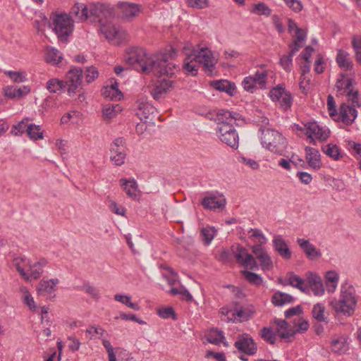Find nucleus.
<instances>
[{"label":"nucleus","mask_w":361,"mask_h":361,"mask_svg":"<svg viewBox=\"0 0 361 361\" xmlns=\"http://www.w3.org/2000/svg\"><path fill=\"white\" fill-rule=\"evenodd\" d=\"M293 301V297L289 294L278 291L275 293L271 299L272 303L275 306H283Z\"/></svg>","instance_id":"nucleus-35"},{"label":"nucleus","mask_w":361,"mask_h":361,"mask_svg":"<svg viewBox=\"0 0 361 361\" xmlns=\"http://www.w3.org/2000/svg\"><path fill=\"white\" fill-rule=\"evenodd\" d=\"M61 60L62 56L58 49L53 47H48L47 49L46 61L47 63L58 64Z\"/></svg>","instance_id":"nucleus-41"},{"label":"nucleus","mask_w":361,"mask_h":361,"mask_svg":"<svg viewBox=\"0 0 361 361\" xmlns=\"http://www.w3.org/2000/svg\"><path fill=\"white\" fill-rule=\"evenodd\" d=\"M30 91V88L27 86H23V87L8 86L4 89L5 95L11 99L20 98L27 94Z\"/></svg>","instance_id":"nucleus-29"},{"label":"nucleus","mask_w":361,"mask_h":361,"mask_svg":"<svg viewBox=\"0 0 361 361\" xmlns=\"http://www.w3.org/2000/svg\"><path fill=\"white\" fill-rule=\"evenodd\" d=\"M121 185L123 190L126 192L127 195L132 199H137L139 197V190L137 184L134 179L128 180L121 178L120 180Z\"/></svg>","instance_id":"nucleus-20"},{"label":"nucleus","mask_w":361,"mask_h":361,"mask_svg":"<svg viewBox=\"0 0 361 361\" xmlns=\"http://www.w3.org/2000/svg\"><path fill=\"white\" fill-rule=\"evenodd\" d=\"M47 264V261L44 258H42L33 264L30 262L27 271L29 281H30L31 279H38L43 273V267H45Z\"/></svg>","instance_id":"nucleus-21"},{"label":"nucleus","mask_w":361,"mask_h":361,"mask_svg":"<svg viewBox=\"0 0 361 361\" xmlns=\"http://www.w3.org/2000/svg\"><path fill=\"white\" fill-rule=\"evenodd\" d=\"M293 98L291 94L286 92L282 97L278 100L280 102L281 106L286 111L292 105Z\"/></svg>","instance_id":"nucleus-61"},{"label":"nucleus","mask_w":361,"mask_h":361,"mask_svg":"<svg viewBox=\"0 0 361 361\" xmlns=\"http://www.w3.org/2000/svg\"><path fill=\"white\" fill-rule=\"evenodd\" d=\"M234 346L239 352L248 355H253L257 353V344L248 334H239Z\"/></svg>","instance_id":"nucleus-8"},{"label":"nucleus","mask_w":361,"mask_h":361,"mask_svg":"<svg viewBox=\"0 0 361 361\" xmlns=\"http://www.w3.org/2000/svg\"><path fill=\"white\" fill-rule=\"evenodd\" d=\"M326 288L329 293H334L338 286L339 276L334 271H329L325 274Z\"/></svg>","instance_id":"nucleus-33"},{"label":"nucleus","mask_w":361,"mask_h":361,"mask_svg":"<svg viewBox=\"0 0 361 361\" xmlns=\"http://www.w3.org/2000/svg\"><path fill=\"white\" fill-rule=\"evenodd\" d=\"M118 7L122 13V18L127 20H131L141 11L140 5L135 3L121 2Z\"/></svg>","instance_id":"nucleus-13"},{"label":"nucleus","mask_w":361,"mask_h":361,"mask_svg":"<svg viewBox=\"0 0 361 361\" xmlns=\"http://www.w3.org/2000/svg\"><path fill=\"white\" fill-rule=\"evenodd\" d=\"M249 233H251L250 238L252 239L257 238V243L260 244H265L267 242V239L262 232L257 228H251L249 231Z\"/></svg>","instance_id":"nucleus-62"},{"label":"nucleus","mask_w":361,"mask_h":361,"mask_svg":"<svg viewBox=\"0 0 361 361\" xmlns=\"http://www.w3.org/2000/svg\"><path fill=\"white\" fill-rule=\"evenodd\" d=\"M82 290L97 301L100 298L99 290L96 287L90 285L89 283H84L82 286Z\"/></svg>","instance_id":"nucleus-50"},{"label":"nucleus","mask_w":361,"mask_h":361,"mask_svg":"<svg viewBox=\"0 0 361 361\" xmlns=\"http://www.w3.org/2000/svg\"><path fill=\"white\" fill-rule=\"evenodd\" d=\"M307 283L308 291L311 289L314 295L321 296L324 293L325 288L323 281L318 274L313 272H308L307 274Z\"/></svg>","instance_id":"nucleus-11"},{"label":"nucleus","mask_w":361,"mask_h":361,"mask_svg":"<svg viewBox=\"0 0 361 361\" xmlns=\"http://www.w3.org/2000/svg\"><path fill=\"white\" fill-rule=\"evenodd\" d=\"M307 38V32L301 28H297L295 35L293 36V42L288 45L292 53H296L303 47L304 42Z\"/></svg>","instance_id":"nucleus-22"},{"label":"nucleus","mask_w":361,"mask_h":361,"mask_svg":"<svg viewBox=\"0 0 361 361\" xmlns=\"http://www.w3.org/2000/svg\"><path fill=\"white\" fill-rule=\"evenodd\" d=\"M157 314L163 319H168L169 317H172L173 319H176L175 312L171 307L160 309L158 310Z\"/></svg>","instance_id":"nucleus-63"},{"label":"nucleus","mask_w":361,"mask_h":361,"mask_svg":"<svg viewBox=\"0 0 361 361\" xmlns=\"http://www.w3.org/2000/svg\"><path fill=\"white\" fill-rule=\"evenodd\" d=\"M233 252L237 262L241 266L252 270L258 269V264L255 259L251 254L248 253L245 247L238 245L235 250H233Z\"/></svg>","instance_id":"nucleus-10"},{"label":"nucleus","mask_w":361,"mask_h":361,"mask_svg":"<svg viewBox=\"0 0 361 361\" xmlns=\"http://www.w3.org/2000/svg\"><path fill=\"white\" fill-rule=\"evenodd\" d=\"M170 292L173 295H182L183 299L185 301L190 302L192 300V296L184 286H180L179 288H172Z\"/></svg>","instance_id":"nucleus-52"},{"label":"nucleus","mask_w":361,"mask_h":361,"mask_svg":"<svg viewBox=\"0 0 361 361\" xmlns=\"http://www.w3.org/2000/svg\"><path fill=\"white\" fill-rule=\"evenodd\" d=\"M325 307L321 303H317L312 308V317L319 322L328 323V314L325 312Z\"/></svg>","instance_id":"nucleus-36"},{"label":"nucleus","mask_w":361,"mask_h":361,"mask_svg":"<svg viewBox=\"0 0 361 361\" xmlns=\"http://www.w3.org/2000/svg\"><path fill=\"white\" fill-rule=\"evenodd\" d=\"M68 16L74 21L82 22L88 18V8L83 4H75L71 9Z\"/></svg>","instance_id":"nucleus-18"},{"label":"nucleus","mask_w":361,"mask_h":361,"mask_svg":"<svg viewBox=\"0 0 361 361\" xmlns=\"http://www.w3.org/2000/svg\"><path fill=\"white\" fill-rule=\"evenodd\" d=\"M288 281L290 286L299 289L303 293H308L307 283H305V281L299 276L290 273Z\"/></svg>","instance_id":"nucleus-34"},{"label":"nucleus","mask_w":361,"mask_h":361,"mask_svg":"<svg viewBox=\"0 0 361 361\" xmlns=\"http://www.w3.org/2000/svg\"><path fill=\"white\" fill-rule=\"evenodd\" d=\"M259 335L264 341L269 344H274L276 341V336L270 328H262L260 330Z\"/></svg>","instance_id":"nucleus-46"},{"label":"nucleus","mask_w":361,"mask_h":361,"mask_svg":"<svg viewBox=\"0 0 361 361\" xmlns=\"http://www.w3.org/2000/svg\"><path fill=\"white\" fill-rule=\"evenodd\" d=\"M14 82H23L27 80L26 74L23 72L8 71L5 73Z\"/></svg>","instance_id":"nucleus-55"},{"label":"nucleus","mask_w":361,"mask_h":361,"mask_svg":"<svg viewBox=\"0 0 361 361\" xmlns=\"http://www.w3.org/2000/svg\"><path fill=\"white\" fill-rule=\"evenodd\" d=\"M99 75V72L94 66H88L86 68L85 71L83 73L85 77V81L87 84L94 81Z\"/></svg>","instance_id":"nucleus-49"},{"label":"nucleus","mask_w":361,"mask_h":361,"mask_svg":"<svg viewBox=\"0 0 361 361\" xmlns=\"http://www.w3.org/2000/svg\"><path fill=\"white\" fill-rule=\"evenodd\" d=\"M59 281L57 279L42 280L37 288V290L39 294L41 295L51 293L54 290V287L59 283Z\"/></svg>","instance_id":"nucleus-31"},{"label":"nucleus","mask_w":361,"mask_h":361,"mask_svg":"<svg viewBox=\"0 0 361 361\" xmlns=\"http://www.w3.org/2000/svg\"><path fill=\"white\" fill-rule=\"evenodd\" d=\"M307 128L306 135L310 137L319 140L320 141L326 140L329 137L330 132L328 129L319 126L317 123H309L305 125Z\"/></svg>","instance_id":"nucleus-12"},{"label":"nucleus","mask_w":361,"mask_h":361,"mask_svg":"<svg viewBox=\"0 0 361 361\" xmlns=\"http://www.w3.org/2000/svg\"><path fill=\"white\" fill-rule=\"evenodd\" d=\"M340 115L345 124L351 125L357 118V111L355 106L343 103L340 106Z\"/></svg>","instance_id":"nucleus-19"},{"label":"nucleus","mask_w":361,"mask_h":361,"mask_svg":"<svg viewBox=\"0 0 361 361\" xmlns=\"http://www.w3.org/2000/svg\"><path fill=\"white\" fill-rule=\"evenodd\" d=\"M28 120V118H25L20 121L17 125L13 126V129L11 133H14L16 135H21L25 132L27 133L29 126L27 125Z\"/></svg>","instance_id":"nucleus-51"},{"label":"nucleus","mask_w":361,"mask_h":361,"mask_svg":"<svg viewBox=\"0 0 361 361\" xmlns=\"http://www.w3.org/2000/svg\"><path fill=\"white\" fill-rule=\"evenodd\" d=\"M216 134L222 142L232 148H238L239 137L233 125L217 126Z\"/></svg>","instance_id":"nucleus-6"},{"label":"nucleus","mask_w":361,"mask_h":361,"mask_svg":"<svg viewBox=\"0 0 361 361\" xmlns=\"http://www.w3.org/2000/svg\"><path fill=\"white\" fill-rule=\"evenodd\" d=\"M201 204L207 209H223L225 207L226 200L224 198L219 199L216 196L212 195L204 197Z\"/></svg>","instance_id":"nucleus-23"},{"label":"nucleus","mask_w":361,"mask_h":361,"mask_svg":"<svg viewBox=\"0 0 361 361\" xmlns=\"http://www.w3.org/2000/svg\"><path fill=\"white\" fill-rule=\"evenodd\" d=\"M50 20L58 38L62 42H67L73 30V20L67 13H53L50 16Z\"/></svg>","instance_id":"nucleus-4"},{"label":"nucleus","mask_w":361,"mask_h":361,"mask_svg":"<svg viewBox=\"0 0 361 361\" xmlns=\"http://www.w3.org/2000/svg\"><path fill=\"white\" fill-rule=\"evenodd\" d=\"M336 61L338 66L345 71H350L353 68V63L350 60V54L342 49L338 51Z\"/></svg>","instance_id":"nucleus-27"},{"label":"nucleus","mask_w":361,"mask_h":361,"mask_svg":"<svg viewBox=\"0 0 361 361\" xmlns=\"http://www.w3.org/2000/svg\"><path fill=\"white\" fill-rule=\"evenodd\" d=\"M239 117V114L235 112H231L227 110H220L216 114L218 126L222 124L233 125Z\"/></svg>","instance_id":"nucleus-24"},{"label":"nucleus","mask_w":361,"mask_h":361,"mask_svg":"<svg viewBox=\"0 0 361 361\" xmlns=\"http://www.w3.org/2000/svg\"><path fill=\"white\" fill-rule=\"evenodd\" d=\"M241 274L252 284L258 286L262 283V278L259 274L246 270L242 271Z\"/></svg>","instance_id":"nucleus-45"},{"label":"nucleus","mask_w":361,"mask_h":361,"mask_svg":"<svg viewBox=\"0 0 361 361\" xmlns=\"http://www.w3.org/2000/svg\"><path fill=\"white\" fill-rule=\"evenodd\" d=\"M257 259L259 262L262 270L268 271L273 268V262L268 253L264 255H260L259 258Z\"/></svg>","instance_id":"nucleus-53"},{"label":"nucleus","mask_w":361,"mask_h":361,"mask_svg":"<svg viewBox=\"0 0 361 361\" xmlns=\"http://www.w3.org/2000/svg\"><path fill=\"white\" fill-rule=\"evenodd\" d=\"M295 53H292V49L287 55H283L280 58L279 64L286 71L290 72L293 67V56Z\"/></svg>","instance_id":"nucleus-44"},{"label":"nucleus","mask_w":361,"mask_h":361,"mask_svg":"<svg viewBox=\"0 0 361 361\" xmlns=\"http://www.w3.org/2000/svg\"><path fill=\"white\" fill-rule=\"evenodd\" d=\"M206 338L209 343L215 345H219L221 343H223L224 340L223 331H219L217 329H211L207 334Z\"/></svg>","instance_id":"nucleus-39"},{"label":"nucleus","mask_w":361,"mask_h":361,"mask_svg":"<svg viewBox=\"0 0 361 361\" xmlns=\"http://www.w3.org/2000/svg\"><path fill=\"white\" fill-rule=\"evenodd\" d=\"M121 111L118 104H108L102 109V115L104 119H111L115 117Z\"/></svg>","instance_id":"nucleus-40"},{"label":"nucleus","mask_w":361,"mask_h":361,"mask_svg":"<svg viewBox=\"0 0 361 361\" xmlns=\"http://www.w3.org/2000/svg\"><path fill=\"white\" fill-rule=\"evenodd\" d=\"M183 51L185 57L183 61V68L186 74L196 75L197 74L198 64H201L207 75H212L215 69L217 60L214 57L212 51L206 47H190L185 46Z\"/></svg>","instance_id":"nucleus-2"},{"label":"nucleus","mask_w":361,"mask_h":361,"mask_svg":"<svg viewBox=\"0 0 361 361\" xmlns=\"http://www.w3.org/2000/svg\"><path fill=\"white\" fill-rule=\"evenodd\" d=\"M274 323L277 326L276 331L281 338H288L295 334L293 330H288V324L286 320L275 319Z\"/></svg>","instance_id":"nucleus-30"},{"label":"nucleus","mask_w":361,"mask_h":361,"mask_svg":"<svg viewBox=\"0 0 361 361\" xmlns=\"http://www.w3.org/2000/svg\"><path fill=\"white\" fill-rule=\"evenodd\" d=\"M216 230L212 227H206L202 229V235L203 236V240L206 245H209L213 240Z\"/></svg>","instance_id":"nucleus-58"},{"label":"nucleus","mask_w":361,"mask_h":361,"mask_svg":"<svg viewBox=\"0 0 361 361\" xmlns=\"http://www.w3.org/2000/svg\"><path fill=\"white\" fill-rule=\"evenodd\" d=\"M306 160L310 167L314 169H319L321 167L319 152L312 147H306Z\"/></svg>","instance_id":"nucleus-26"},{"label":"nucleus","mask_w":361,"mask_h":361,"mask_svg":"<svg viewBox=\"0 0 361 361\" xmlns=\"http://www.w3.org/2000/svg\"><path fill=\"white\" fill-rule=\"evenodd\" d=\"M154 111L155 109L152 105L147 103L139 102L137 104L136 115L140 120L148 119L150 115L154 114Z\"/></svg>","instance_id":"nucleus-32"},{"label":"nucleus","mask_w":361,"mask_h":361,"mask_svg":"<svg viewBox=\"0 0 361 361\" xmlns=\"http://www.w3.org/2000/svg\"><path fill=\"white\" fill-rule=\"evenodd\" d=\"M251 11L257 13V15H264L267 16H269L271 12V9L264 3L254 4V7Z\"/></svg>","instance_id":"nucleus-54"},{"label":"nucleus","mask_w":361,"mask_h":361,"mask_svg":"<svg viewBox=\"0 0 361 361\" xmlns=\"http://www.w3.org/2000/svg\"><path fill=\"white\" fill-rule=\"evenodd\" d=\"M65 88L66 87L64 81L59 80L56 78H51L47 82V89L51 93H56Z\"/></svg>","instance_id":"nucleus-42"},{"label":"nucleus","mask_w":361,"mask_h":361,"mask_svg":"<svg viewBox=\"0 0 361 361\" xmlns=\"http://www.w3.org/2000/svg\"><path fill=\"white\" fill-rule=\"evenodd\" d=\"M211 86L220 92H224L231 96H233L235 90V85L226 80H214L211 82Z\"/></svg>","instance_id":"nucleus-28"},{"label":"nucleus","mask_w":361,"mask_h":361,"mask_svg":"<svg viewBox=\"0 0 361 361\" xmlns=\"http://www.w3.org/2000/svg\"><path fill=\"white\" fill-rule=\"evenodd\" d=\"M261 140L267 149L280 154L287 145L286 138L278 131L270 128L262 130Z\"/></svg>","instance_id":"nucleus-5"},{"label":"nucleus","mask_w":361,"mask_h":361,"mask_svg":"<svg viewBox=\"0 0 361 361\" xmlns=\"http://www.w3.org/2000/svg\"><path fill=\"white\" fill-rule=\"evenodd\" d=\"M273 245L274 250L284 259H290L292 257V252L283 238L279 235L273 238Z\"/></svg>","instance_id":"nucleus-17"},{"label":"nucleus","mask_w":361,"mask_h":361,"mask_svg":"<svg viewBox=\"0 0 361 361\" xmlns=\"http://www.w3.org/2000/svg\"><path fill=\"white\" fill-rule=\"evenodd\" d=\"M30 263V260L25 257H15L13 260V265L25 281H29L28 272L25 268L29 267Z\"/></svg>","instance_id":"nucleus-25"},{"label":"nucleus","mask_w":361,"mask_h":361,"mask_svg":"<svg viewBox=\"0 0 361 361\" xmlns=\"http://www.w3.org/2000/svg\"><path fill=\"white\" fill-rule=\"evenodd\" d=\"M348 350V345L345 338L341 337L333 339L331 350L336 354H343Z\"/></svg>","instance_id":"nucleus-37"},{"label":"nucleus","mask_w":361,"mask_h":361,"mask_svg":"<svg viewBox=\"0 0 361 361\" xmlns=\"http://www.w3.org/2000/svg\"><path fill=\"white\" fill-rule=\"evenodd\" d=\"M322 151L334 160H338L341 156L338 147L334 144H328L322 147Z\"/></svg>","instance_id":"nucleus-43"},{"label":"nucleus","mask_w":361,"mask_h":361,"mask_svg":"<svg viewBox=\"0 0 361 361\" xmlns=\"http://www.w3.org/2000/svg\"><path fill=\"white\" fill-rule=\"evenodd\" d=\"M114 299L115 300L127 305L128 307L134 310H139L140 309V307L137 303H133L131 302L130 296L116 294L114 295Z\"/></svg>","instance_id":"nucleus-47"},{"label":"nucleus","mask_w":361,"mask_h":361,"mask_svg":"<svg viewBox=\"0 0 361 361\" xmlns=\"http://www.w3.org/2000/svg\"><path fill=\"white\" fill-rule=\"evenodd\" d=\"M173 83V82L172 80H162L158 81L150 90L153 98L156 100L161 98L164 94L172 90Z\"/></svg>","instance_id":"nucleus-14"},{"label":"nucleus","mask_w":361,"mask_h":361,"mask_svg":"<svg viewBox=\"0 0 361 361\" xmlns=\"http://www.w3.org/2000/svg\"><path fill=\"white\" fill-rule=\"evenodd\" d=\"M286 91L285 89L282 87L277 86L276 87H274L270 91V97L273 101H278L279 100L283 94H285Z\"/></svg>","instance_id":"nucleus-64"},{"label":"nucleus","mask_w":361,"mask_h":361,"mask_svg":"<svg viewBox=\"0 0 361 361\" xmlns=\"http://www.w3.org/2000/svg\"><path fill=\"white\" fill-rule=\"evenodd\" d=\"M347 96H348L349 100H350L352 102L351 106H353L355 107L361 106V100L360 99L359 92L357 90H355L353 89L350 88L347 93Z\"/></svg>","instance_id":"nucleus-57"},{"label":"nucleus","mask_w":361,"mask_h":361,"mask_svg":"<svg viewBox=\"0 0 361 361\" xmlns=\"http://www.w3.org/2000/svg\"><path fill=\"white\" fill-rule=\"evenodd\" d=\"M20 290L25 294L23 296V302L29 307L30 310H35L36 307L35 302L33 300V298L28 292L27 288L21 287Z\"/></svg>","instance_id":"nucleus-60"},{"label":"nucleus","mask_w":361,"mask_h":361,"mask_svg":"<svg viewBox=\"0 0 361 361\" xmlns=\"http://www.w3.org/2000/svg\"><path fill=\"white\" fill-rule=\"evenodd\" d=\"M297 243L305 253L307 257L310 260H314L322 256V252L314 245L310 243L308 240L298 238Z\"/></svg>","instance_id":"nucleus-15"},{"label":"nucleus","mask_w":361,"mask_h":361,"mask_svg":"<svg viewBox=\"0 0 361 361\" xmlns=\"http://www.w3.org/2000/svg\"><path fill=\"white\" fill-rule=\"evenodd\" d=\"M110 159L115 165L121 166L124 164L126 152L125 141L123 137L116 138L110 145Z\"/></svg>","instance_id":"nucleus-7"},{"label":"nucleus","mask_w":361,"mask_h":361,"mask_svg":"<svg viewBox=\"0 0 361 361\" xmlns=\"http://www.w3.org/2000/svg\"><path fill=\"white\" fill-rule=\"evenodd\" d=\"M356 305L355 288L348 284L341 286L339 298L330 302V305L336 313H342L347 316L353 314Z\"/></svg>","instance_id":"nucleus-3"},{"label":"nucleus","mask_w":361,"mask_h":361,"mask_svg":"<svg viewBox=\"0 0 361 361\" xmlns=\"http://www.w3.org/2000/svg\"><path fill=\"white\" fill-rule=\"evenodd\" d=\"M256 85H259L261 88L264 87L267 82V71H257L253 75H251Z\"/></svg>","instance_id":"nucleus-56"},{"label":"nucleus","mask_w":361,"mask_h":361,"mask_svg":"<svg viewBox=\"0 0 361 361\" xmlns=\"http://www.w3.org/2000/svg\"><path fill=\"white\" fill-rule=\"evenodd\" d=\"M82 78L83 71L79 68H72L66 73L64 83L70 96L76 92V90L82 83Z\"/></svg>","instance_id":"nucleus-9"},{"label":"nucleus","mask_w":361,"mask_h":361,"mask_svg":"<svg viewBox=\"0 0 361 361\" xmlns=\"http://www.w3.org/2000/svg\"><path fill=\"white\" fill-rule=\"evenodd\" d=\"M27 134L32 140H37L43 137V133L41 130L40 126L35 124H30Z\"/></svg>","instance_id":"nucleus-48"},{"label":"nucleus","mask_w":361,"mask_h":361,"mask_svg":"<svg viewBox=\"0 0 361 361\" xmlns=\"http://www.w3.org/2000/svg\"><path fill=\"white\" fill-rule=\"evenodd\" d=\"M125 61L135 70L156 77L172 75L176 70V65L169 63L165 56H148L143 49H136L128 53Z\"/></svg>","instance_id":"nucleus-1"},{"label":"nucleus","mask_w":361,"mask_h":361,"mask_svg":"<svg viewBox=\"0 0 361 361\" xmlns=\"http://www.w3.org/2000/svg\"><path fill=\"white\" fill-rule=\"evenodd\" d=\"M285 4L293 12L299 13L303 8V5L300 0H282Z\"/></svg>","instance_id":"nucleus-59"},{"label":"nucleus","mask_w":361,"mask_h":361,"mask_svg":"<svg viewBox=\"0 0 361 361\" xmlns=\"http://www.w3.org/2000/svg\"><path fill=\"white\" fill-rule=\"evenodd\" d=\"M101 32L104 35V37L109 41H113L116 38L123 39H125L126 36V32L125 30H119L111 24H101Z\"/></svg>","instance_id":"nucleus-16"},{"label":"nucleus","mask_w":361,"mask_h":361,"mask_svg":"<svg viewBox=\"0 0 361 361\" xmlns=\"http://www.w3.org/2000/svg\"><path fill=\"white\" fill-rule=\"evenodd\" d=\"M88 8V18H92V21H97L102 24V14L104 9V4H91Z\"/></svg>","instance_id":"nucleus-38"}]
</instances>
